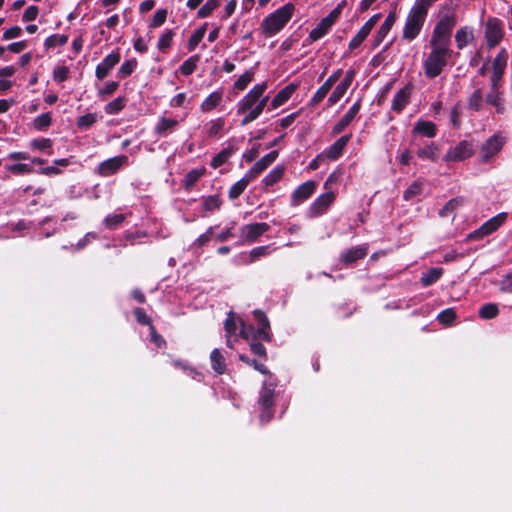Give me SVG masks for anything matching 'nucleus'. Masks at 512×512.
<instances>
[{
    "instance_id": "1",
    "label": "nucleus",
    "mask_w": 512,
    "mask_h": 512,
    "mask_svg": "<svg viewBox=\"0 0 512 512\" xmlns=\"http://www.w3.org/2000/svg\"><path fill=\"white\" fill-rule=\"evenodd\" d=\"M457 24V16L454 12L439 15V19L433 28L429 40V53L423 60V70L427 78L438 77L452 54L451 36Z\"/></svg>"
},
{
    "instance_id": "35",
    "label": "nucleus",
    "mask_w": 512,
    "mask_h": 512,
    "mask_svg": "<svg viewBox=\"0 0 512 512\" xmlns=\"http://www.w3.org/2000/svg\"><path fill=\"white\" fill-rule=\"evenodd\" d=\"M443 274V269L440 267H433L421 276V283L424 287H428L435 283Z\"/></svg>"
},
{
    "instance_id": "30",
    "label": "nucleus",
    "mask_w": 512,
    "mask_h": 512,
    "mask_svg": "<svg viewBox=\"0 0 512 512\" xmlns=\"http://www.w3.org/2000/svg\"><path fill=\"white\" fill-rule=\"evenodd\" d=\"M486 102L495 106L498 113L504 112V106L502 103L501 91L499 90L498 84L491 86L490 92L486 96Z\"/></svg>"
},
{
    "instance_id": "29",
    "label": "nucleus",
    "mask_w": 512,
    "mask_h": 512,
    "mask_svg": "<svg viewBox=\"0 0 512 512\" xmlns=\"http://www.w3.org/2000/svg\"><path fill=\"white\" fill-rule=\"evenodd\" d=\"M253 179V177H249V173L247 172L244 175V177H242L230 188L228 192L229 198L237 199L245 191V189Z\"/></svg>"
},
{
    "instance_id": "21",
    "label": "nucleus",
    "mask_w": 512,
    "mask_h": 512,
    "mask_svg": "<svg viewBox=\"0 0 512 512\" xmlns=\"http://www.w3.org/2000/svg\"><path fill=\"white\" fill-rule=\"evenodd\" d=\"M275 384L273 382L265 381L260 392L259 404L263 408H271L273 405Z\"/></svg>"
},
{
    "instance_id": "51",
    "label": "nucleus",
    "mask_w": 512,
    "mask_h": 512,
    "mask_svg": "<svg viewBox=\"0 0 512 512\" xmlns=\"http://www.w3.org/2000/svg\"><path fill=\"white\" fill-rule=\"evenodd\" d=\"M124 108V99L118 97L105 106V112L107 114H116Z\"/></svg>"
},
{
    "instance_id": "10",
    "label": "nucleus",
    "mask_w": 512,
    "mask_h": 512,
    "mask_svg": "<svg viewBox=\"0 0 512 512\" xmlns=\"http://www.w3.org/2000/svg\"><path fill=\"white\" fill-rule=\"evenodd\" d=\"M335 200L333 192L321 194L309 207V216L317 217L323 214Z\"/></svg>"
},
{
    "instance_id": "36",
    "label": "nucleus",
    "mask_w": 512,
    "mask_h": 512,
    "mask_svg": "<svg viewBox=\"0 0 512 512\" xmlns=\"http://www.w3.org/2000/svg\"><path fill=\"white\" fill-rule=\"evenodd\" d=\"M255 71L254 69H249L245 71L239 78L234 82V89L237 91H243L246 89L248 84L252 82L254 79Z\"/></svg>"
},
{
    "instance_id": "14",
    "label": "nucleus",
    "mask_w": 512,
    "mask_h": 512,
    "mask_svg": "<svg viewBox=\"0 0 512 512\" xmlns=\"http://www.w3.org/2000/svg\"><path fill=\"white\" fill-rule=\"evenodd\" d=\"M316 189L315 181H307L300 186L292 194V204L297 205L308 199Z\"/></svg>"
},
{
    "instance_id": "50",
    "label": "nucleus",
    "mask_w": 512,
    "mask_h": 512,
    "mask_svg": "<svg viewBox=\"0 0 512 512\" xmlns=\"http://www.w3.org/2000/svg\"><path fill=\"white\" fill-rule=\"evenodd\" d=\"M422 192V182L414 181L404 192L403 197L405 200H411L412 198L420 195Z\"/></svg>"
},
{
    "instance_id": "19",
    "label": "nucleus",
    "mask_w": 512,
    "mask_h": 512,
    "mask_svg": "<svg viewBox=\"0 0 512 512\" xmlns=\"http://www.w3.org/2000/svg\"><path fill=\"white\" fill-rule=\"evenodd\" d=\"M297 89L296 84H289L286 87H284L282 90H280L277 95L271 100L270 107L271 109H277L281 105H283L285 102H287L292 94Z\"/></svg>"
},
{
    "instance_id": "18",
    "label": "nucleus",
    "mask_w": 512,
    "mask_h": 512,
    "mask_svg": "<svg viewBox=\"0 0 512 512\" xmlns=\"http://www.w3.org/2000/svg\"><path fill=\"white\" fill-rule=\"evenodd\" d=\"M475 39L473 29L468 26H463L455 33V42L459 50H462L467 45L471 44Z\"/></svg>"
},
{
    "instance_id": "33",
    "label": "nucleus",
    "mask_w": 512,
    "mask_h": 512,
    "mask_svg": "<svg viewBox=\"0 0 512 512\" xmlns=\"http://www.w3.org/2000/svg\"><path fill=\"white\" fill-rule=\"evenodd\" d=\"M224 329L226 332V344L229 348H233V343L231 341V337L236 333L237 322H236L235 316L232 312H229V314L225 320Z\"/></svg>"
},
{
    "instance_id": "24",
    "label": "nucleus",
    "mask_w": 512,
    "mask_h": 512,
    "mask_svg": "<svg viewBox=\"0 0 512 512\" xmlns=\"http://www.w3.org/2000/svg\"><path fill=\"white\" fill-rule=\"evenodd\" d=\"M436 125L431 121H425V120H418L414 127L412 132L415 134H421L423 136H426L428 138H433L436 136Z\"/></svg>"
},
{
    "instance_id": "22",
    "label": "nucleus",
    "mask_w": 512,
    "mask_h": 512,
    "mask_svg": "<svg viewBox=\"0 0 512 512\" xmlns=\"http://www.w3.org/2000/svg\"><path fill=\"white\" fill-rule=\"evenodd\" d=\"M269 97L267 95L261 96V98H258L257 106L253 108L252 111L249 112V114L246 117H243L241 120V125L245 126L252 121L256 120L261 113L263 112L264 108L266 107L268 103Z\"/></svg>"
},
{
    "instance_id": "3",
    "label": "nucleus",
    "mask_w": 512,
    "mask_h": 512,
    "mask_svg": "<svg viewBox=\"0 0 512 512\" xmlns=\"http://www.w3.org/2000/svg\"><path fill=\"white\" fill-rule=\"evenodd\" d=\"M268 88L266 81L256 84L238 103L237 114L246 117L257 106L258 98H261Z\"/></svg>"
},
{
    "instance_id": "41",
    "label": "nucleus",
    "mask_w": 512,
    "mask_h": 512,
    "mask_svg": "<svg viewBox=\"0 0 512 512\" xmlns=\"http://www.w3.org/2000/svg\"><path fill=\"white\" fill-rule=\"evenodd\" d=\"M202 205L205 211L212 212L220 208L222 201L219 196L211 195L203 199Z\"/></svg>"
},
{
    "instance_id": "58",
    "label": "nucleus",
    "mask_w": 512,
    "mask_h": 512,
    "mask_svg": "<svg viewBox=\"0 0 512 512\" xmlns=\"http://www.w3.org/2000/svg\"><path fill=\"white\" fill-rule=\"evenodd\" d=\"M125 219V216L124 214H113V215H108L106 218H105V224L108 228H115L116 226H118L120 223H122Z\"/></svg>"
},
{
    "instance_id": "46",
    "label": "nucleus",
    "mask_w": 512,
    "mask_h": 512,
    "mask_svg": "<svg viewBox=\"0 0 512 512\" xmlns=\"http://www.w3.org/2000/svg\"><path fill=\"white\" fill-rule=\"evenodd\" d=\"M67 41H68V37L66 35L54 34V35L49 36L45 40L44 45L47 49H51L56 46H62L64 44H66Z\"/></svg>"
},
{
    "instance_id": "23",
    "label": "nucleus",
    "mask_w": 512,
    "mask_h": 512,
    "mask_svg": "<svg viewBox=\"0 0 512 512\" xmlns=\"http://www.w3.org/2000/svg\"><path fill=\"white\" fill-rule=\"evenodd\" d=\"M254 317L260 324V327L256 330L257 335L255 337H259L262 340L269 341L270 336L267 331V329L269 328V321H268L265 313L261 310H255Z\"/></svg>"
},
{
    "instance_id": "40",
    "label": "nucleus",
    "mask_w": 512,
    "mask_h": 512,
    "mask_svg": "<svg viewBox=\"0 0 512 512\" xmlns=\"http://www.w3.org/2000/svg\"><path fill=\"white\" fill-rule=\"evenodd\" d=\"M438 147L434 144L425 146L417 151V156L422 159L435 161L437 159Z\"/></svg>"
},
{
    "instance_id": "31",
    "label": "nucleus",
    "mask_w": 512,
    "mask_h": 512,
    "mask_svg": "<svg viewBox=\"0 0 512 512\" xmlns=\"http://www.w3.org/2000/svg\"><path fill=\"white\" fill-rule=\"evenodd\" d=\"M410 97V90L408 88L401 89L392 101V109L396 112L402 111L407 105Z\"/></svg>"
},
{
    "instance_id": "5",
    "label": "nucleus",
    "mask_w": 512,
    "mask_h": 512,
    "mask_svg": "<svg viewBox=\"0 0 512 512\" xmlns=\"http://www.w3.org/2000/svg\"><path fill=\"white\" fill-rule=\"evenodd\" d=\"M473 145L468 141H461L456 146L450 148L444 155L443 160L446 162H459L473 155Z\"/></svg>"
},
{
    "instance_id": "11",
    "label": "nucleus",
    "mask_w": 512,
    "mask_h": 512,
    "mask_svg": "<svg viewBox=\"0 0 512 512\" xmlns=\"http://www.w3.org/2000/svg\"><path fill=\"white\" fill-rule=\"evenodd\" d=\"M380 18V14L373 15L358 31L349 43V49L354 50L361 45V43L367 38L373 27L376 25Z\"/></svg>"
},
{
    "instance_id": "32",
    "label": "nucleus",
    "mask_w": 512,
    "mask_h": 512,
    "mask_svg": "<svg viewBox=\"0 0 512 512\" xmlns=\"http://www.w3.org/2000/svg\"><path fill=\"white\" fill-rule=\"evenodd\" d=\"M210 361L213 370L218 374H223L226 370V362L224 356L219 349H214L210 354Z\"/></svg>"
},
{
    "instance_id": "56",
    "label": "nucleus",
    "mask_w": 512,
    "mask_h": 512,
    "mask_svg": "<svg viewBox=\"0 0 512 512\" xmlns=\"http://www.w3.org/2000/svg\"><path fill=\"white\" fill-rule=\"evenodd\" d=\"M239 323L241 326L239 334L242 338H244V339H250V338L260 339L259 337H255L257 334L252 326H246L242 320H239Z\"/></svg>"
},
{
    "instance_id": "61",
    "label": "nucleus",
    "mask_w": 512,
    "mask_h": 512,
    "mask_svg": "<svg viewBox=\"0 0 512 512\" xmlns=\"http://www.w3.org/2000/svg\"><path fill=\"white\" fill-rule=\"evenodd\" d=\"M69 69L65 66H60L54 69L53 78L57 82H63L68 78Z\"/></svg>"
},
{
    "instance_id": "60",
    "label": "nucleus",
    "mask_w": 512,
    "mask_h": 512,
    "mask_svg": "<svg viewBox=\"0 0 512 512\" xmlns=\"http://www.w3.org/2000/svg\"><path fill=\"white\" fill-rule=\"evenodd\" d=\"M239 359L241 361L245 362L246 364L253 366L255 370L259 371L262 374L268 373L267 368L263 364L259 363L256 360H251L247 356L242 355V354L239 355Z\"/></svg>"
},
{
    "instance_id": "9",
    "label": "nucleus",
    "mask_w": 512,
    "mask_h": 512,
    "mask_svg": "<svg viewBox=\"0 0 512 512\" xmlns=\"http://www.w3.org/2000/svg\"><path fill=\"white\" fill-rule=\"evenodd\" d=\"M355 71L350 69L346 72L344 79L336 86L332 94L328 98V105H335L346 93L347 89L353 82Z\"/></svg>"
},
{
    "instance_id": "27",
    "label": "nucleus",
    "mask_w": 512,
    "mask_h": 512,
    "mask_svg": "<svg viewBox=\"0 0 512 512\" xmlns=\"http://www.w3.org/2000/svg\"><path fill=\"white\" fill-rule=\"evenodd\" d=\"M506 219L507 213L502 212L486 221L481 225L484 234L487 236L496 231L505 222Z\"/></svg>"
},
{
    "instance_id": "4",
    "label": "nucleus",
    "mask_w": 512,
    "mask_h": 512,
    "mask_svg": "<svg viewBox=\"0 0 512 512\" xmlns=\"http://www.w3.org/2000/svg\"><path fill=\"white\" fill-rule=\"evenodd\" d=\"M426 17L422 12L411 8L405 21L402 38L408 41L414 40L420 34Z\"/></svg>"
},
{
    "instance_id": "13",
    "label": "nucleus",
    "mask_w": 512,
    "mask_h": 512,
    "mask_svg": "<svg viewBox=\"0 0 512 512\" xmlns=\"http://www.w3.org/2000/svg\"><path fill=\"white\" fill-rule=\"evenodd\" d=\"M270 226L267 223H253L248 224L242 227L241 235L247 241L253 242L258 237L263 235L265 232L269 230Z\"/></svg>"
},
{
    "instance_id": "48",
    "label": "nucleus",
    "mask_w": 512,
    "mask_h": 512,
    "mask_svg": "<svg viewBox=\"0 0 512 512\" xmlns=\"http://www.w3.org/2000/svg\"><path fill=\"white\" fill-rule=\"evenodd\" d=\"M137 66V61L135 59L125 61L119 68L117 75L119 78H125L131 75L134 69Z\"/></svg>"
},
{
    "instance_id": "43",
    "label": "nucleus",
    "mask_w": 512,
    "mask_h": 512,
    "mask_svg": "<svg viewBox=\"0 0 512 512\" xmlns=\"http://www.w3.org/2000/svg\"><path fill=\"white\" fill-rule=\"evenodd\" d=\"M198 61L199 56L195 55L190 57L180 66V72L185 76L191 75L195 71Z\"/></svg>"
},
{
    "instance_id": "26",
    "label": "nucleus",
    "mask_w": 512,
    "mask_h": 512,
    "mask_svg": "<svg viewBox=\"0 0 512 512\" xmlns=\"http://www.w3.org/2000/svg\"><path fill=\"white\" fill-rule=\"evenodd\" d=\"M367 254V248L364 246L353 247L341 254V261L349 264L362 259Z\"/></svg>"
},
{
    "instance_id": "64",
    "label": "nucleus",
    "mask_w": 512,
    "mask_h": 512,
    "mask_svg": "<svg viewBox=\"0 0 512 512\" xmlns=\"http://www.w3.org/2000/svg\"><path fill=\"white\" fill-rule=\"evenodd\" d=\"M269 253H270V250H269L268 246H260V247H256L251 250L250 257H251V260L254 261V260L259 259L262 256L268 255Z\"/></svg>"
},
{
    "instance_id": "6",
    "label": "nucleus",
    "mask_w": 512,
    "mask_h": 512,
    "mask_svg": "<svg viewBox=\"0 0 512 512\" xmlns=\"http://www.w3.org/2000/svg\"><path fill=\"white\" fill-rule=\"evenodd\" d=\"M504 32L501 22L496 18H490L485 25V38L489 48L495 47L503 38Z\"/></svg>"
},
{
    "instance_id": "15",
    "label": "nucleus",
    "mask_w": 512,
    "mask_h": 512,
    "mask_svg": "<svg viewBox=\"0 0 512 512\" xmlns=\"http://www.w3.org/2000/svg\"><path fill=\"white\" fill-rule=\"evenodd\" d=\"M508 59V53L505 49H502L494 59L493 62V75L492 84L495 86L498 84L504 73Z\"/></svg>"
},
{
    "instance_id": "52",
    "label": "nucleus",
    "mask_w": 512,
    "mask_h": 512,
    "mask_svg": "<svg viewBox=\"0 0 512 512\" xmlns=\"http://www.w3.org/2000/svg\"><path fill=\"white\" fill-rule=\"evenodd\" d=\"M97 121L95 113H88L78 118L77 126L81 129H87Z\"/></svg>"
},
{
    "instance_id": "7",
    "label": "nucleus",
    "mask_w": 512,
    "mask_h": 512,
    "mask_svg": "<svg viewBox=\"0 0 512 512\" xmlns=\"http://www.w3.org/2000/svg\"><path fill=\"white\" fill-rule=\"evenodd\" d=\"M128 163V157L126 155H120L116 157L109 158L97 167V172L101 176H110L117 172L122 166H125Z\"/></svg>"
},
{
    "instance_id": "2",
    "label": "nucleus",
    "mask_w": 512,
    "mask_h": 512,
    "mask_svg": "<svg viewBox=\"0 0 512 512\" xmlns=\"http://www.w3.org/2000/svg\"><path fill=\"white\" fill-rule=\"evenodd\" d=\"M295 11L292 3H287L273 13L269 14L261 23V29L267 36L277 34L291 19Z\"/></svg>"
},
{
    "instance_id": "17",
    "label": "nucleus",
    "mask_w": 512,
    "mask_h": 512,
    "mask_svg": "<svg viewBox=\"0 0 512 512\" xmlns=\"http://www.w3.org/2000/svg\"><path fill=\"white\" fill-rule=\"evenodd\" d=\"M277 157H278L277 151H272L269 154L262 157L248 171L249 177L255 178L262 171H264L270 164H272L276 160Z\"/></svg>"
},
{
    "instance_id": "57",
    "label": "nucleus",
    "mask_w": 512,
    "mask_h": 512,
    "mask_svg": "<svg viewBox=\"0 0 512 512\" xmlns=\"http://www.w3.org/2000/svg\"><path fill=\"white\" fill-rule=\"evenodd\" d=\"M456 317L455 311L451 308L446 309L438 314L437 319L443 324H450Z\"/></svg>"
},
{
    "instance_id": "55",
    "label": "nucleus",
    "mask_w": 512,
    "mask_h": 512,
    "mask_svg": "<svg viewBox=\"0 0 512 512\" xmlns=\"http://www.w3.org/2000/svg\"><path fill=\"white\" fill-rule=\"evenodd\" d=\"M173 36H174V32L172 30H168L164 34H162L158 40V44H157L158 48L160 50H164V49L170 47V45L172 43Z\"/></svg>"
},
{
    "instance_id": "39",
    "label": "nucleus",
    "mask_w": 512,
    "mask_h": 512,
    "mask_svg": "<svg viewBox=\"0 0 512 512\" xmlns=\"http://www.w3.org/2000/svg\"><path fill=\"white\" fill-rule=\"evenodd\" d=\"M283 173L284 168L282 166H276L264 177L262 182L265 186H272L282 178Z\"/></svg>"
},
{
    "instance_id": "54",
    "label": "nucleus",
    "mask_w": 512,
    "mask_h": 512,
    "mask_svg": "<svg viewBox=\"0 0 512 512\" xmlns=\"http://www.w3.org/2000/svg\"><path fill=\"white\" fill-rule=\"evenodd\" d=\"M50 124H51V116L49 113H43L34 119V126L38 130H43V129L47 128L48 126H50Z\"/></svg>"
},
{
    "instance_id": "49",
    "label": "nucleus",
    "mask_w": 512,
    "mask_h": 512,
    "mask_svg": "<svg viewBox=\"0 0 512 512\" xmlns=\"http://www.w3.org/2000/svg\"><path fill=\"white\" fill-rule=\"evenodd\" d=\"M232 155V149H223L221 150L211 161V166L213 168H218L223 165L229 157Z\"/></svg>"
},
{
    "instance_id": "42",
    "label": "nucleus",
    "mask_w": 512,
    "mask_h": 512,
    "mask_svg": "<svg viewBox=\"0 0 512 512\" xmlns=\"http://www.w3.org/2000/svg\"><path fill=\"white\" fill-rule=\"evenodd\" d=\"M206 32V24L202 26L201 28L197 29L190 37L188 41V50L194 51L197 45L202 41L204 35Z\"/></svg>"
},
{
    "instance_id": "34",
    "label": "nucleus",
    "mask_w": 512,
    "mask_h": 512,
    "mask_svg": "<svg viewBox=\"0 0 512 512\" xmlns=\"http://www.w3.org/2000/svg\"><path fill=\"white\" fill-rule=\"evenodd\" d=\"M222 100V93L219 91L212 92L202 103L200 109L202 112H210L219 105Z\"/></svg>"
},
{
    "instance_id": "63",
    "label": "nucleus",
    "mask_w": 512,
    "mask_h": 512,
    "mask_svg": "<svg viewBox=\"0 0 512 512\" xmlns=\"http://www.w3.org/2000/svg\"><path fill=\"white\" fill-rule=\"evenodd\" d=\"M9 170L15 174H25L33 171L29 164L19 163L9 166Z\"/></svg>"
},
{
    "instance_id": "28",
    "label": "nucleus",
    "mask_w": 512,
    "mask_h": 512,
    "mask_svg": "<svg viewBox=\"0 0 512 512\" xmlns=\"http://www.w3.org/2000/svg\"><path fill=\"white\" fill-rule=\"evenodd\" d=\"M332 24H333V14L324 18L320 22V24L310 32L309 37H310L311 41H317L320 38H322L327 33V31L332 26Z\"/></svg>"
},
{
    "instance_id": "53",
    "label": "nucleus",
    "mask_w": 512,
    "mask_h": 512,
    "mask_svg": "<svg viewBox=\"0 0 512 512\" xmlns=\"http://www.w3.org/2000/svg\"><path fill=\"white\" fill-rule=\"evenodd\" d=\"M354 118L355 117H353L349 112L344 114L343 117L335 124L333 133H341L353 121Z\"/></svg>"
},
{
    "instance_id": "45",
    "label": "nucleus",
    "mask_w": 512,
    "mask_h": 512,
    "mask_svg": "<svg viewBox=\"0 0 512 512\" xmlns=\"http://www.w3.org/2000/svg\"><path fill=\"white\" fill-rule=\"evenodd\" d=\"M219 0H208L199 10L197 16L199 18L208 17L217 7H219Z\"/></svg>"
},
{
    "instance_id": "59",
    "label": "nucleus",
    "mask_w": 512,
    "mask_h": 512,
    "mask_svg": "<svg viewBox=\"0 0 512 512\" xmlns=\"http://www.w3.org/2000/svg\"><path fill=\"white\" fill-rule=\"evenodd\" d=\"M167 17V11L165 9L157 10L153 16L150 27H159L161 26Z\"/></svg>"
},
{
    "instance_id": "20",
    "label": "nucleus",
    "mask_w": 512,
    "mask_h": 512,
    "mask_svg": "<svg viewBox=\"0 0 512 512\" xmlns=\"http://www.w3.org/2000/svg\"><path fill=\"white\" fill-rule=\"evenodd\" d=\"M394 23H395V15L389 14L386 17L385 21L380 26L379 30L377 31V34L374 37V40H373L374 47L379 46L383 42V40L386 38V36L390 32Z\"/></svg>"
},
{
    "instance_id": "47",
    "label": "nucleus",
    "mask_w": 512,
    "mask_h": 512,
    "mask_svg": "<svg viewBox=\"0 0 512 512\" xmlns=\"http://www.w3.org/2000/svg\"><path fill=\"white\" fill-rule=\"evenodd\" d=\"M499 310L496 304L488 303L483 305L479 310V315L483 319H492L497 316Z\"/></svg>"
},
{
    "instance_id": "16",
    "label": "nucleus",
    "mask_w": 512,
    "mask_h": 512,
    "mask_svg": "<svg viewBox=\"0 0 512 512\" xmlns=\"http://www.w3.org/2000/svg\"><path fill=\"white\" fill-rule=\"evenodd\" d=\"M350 137V135H344L340 137L330 147L323 151L322 154L324 155L325 159H337L342 154L345 146L350 140Z\"/></svg>"
},
{
    "instance_id": "8",
    "label": "nucleus",
    "mask_w": 512,
    "mask_h": 512,
    "mask_svg": "<svg viewBox=\"0 0 512 512\" xmlns=\"http://www.w3.org/2000/svg\"><path fill=\"white\" fill-rule=\"evenodd\" d=\"M505 140L499 135L490 137L481 147L480 156L483 161H488L494 157L502 148Z\"/></svg>"
},
{
    "instance_id": "62",
    "label": "nucleus",
    "mask_w": 512,
    "mask_h": 512,
    "mask_svg": "<svg viewBox=\"0 0 512 512\" xmlns=\"http://www.w3.org/2000/svg\"><path fill=\"white\" fill-rule=\"evenodd\" d=\"M482 103V93L480 90H476L469 99V107L474 110H479Z\"/></svg>"
},
{
    "instance_id": "37",
    "label": "nucleus",
    "mask_w": 512,
    "mask_h": 512,
    "mask_svg": "<svg viewBox=\"0 0 512 512\" xmlns=\"http://www.w3.org/2000/svg\"><path fill=\"white\" fill-rule=\"evenodd\" d=\"M464 204V198L456 197L448 201L445 206L439 211L441 217H446L452 214L456 209Z\"/></svg>"
},
{
    "instance_id": "38",
    "label": "nucleus",
    "mask_w": 512,
    "mask_h": 512,
    "mask_svg": "<svg viewBox=\"0 0 512 512\" xmlns=\"http://www.w3.org/2000/svg\"><path fill=\"white\" fill-rule=\"evenodd\" d=\"M205 168H197L189 171L184 178V186L186 189H190L204 174Z\"/></svg>"
},
{
    "instance_id": "12",
    "label": "nucleus",
    "mask_w": 512,
    "mask_h": 512,
    "mask_svg": "<svg viewBox=\"0 0 512 512\" xmlns=\"http://www.w3.org/2000/svg\"><path fill=\"white\" fill-rule=\"evenodd\" d=\"M120 54L119 52H113L107 55L103 61L97 65L95 75L99 80L104 79L110 70L119 63Z\"/></svg>"
},
{
    "instance_id": "25",
    "label": "nucleus",
    "mask_w": 512,
    "mask_h": 512,
    "mask_svg": "<svg viewBox=\"0 0 512 512\" xmlns=\"http://www.w3.org/2000/svg\"><path fill=\"white\" fill-rule=\"evenodd\" d=\"M177 125L178 121L176 119L160 117L154 127V131L160 136H166L168 133H171Z\"/></svg>"
},
{
    "instance_id": "44",
    "label": "nucleus",
    "mask_w": 512,
    "mask_h": 512,
    "mask_svg": "<svg viewBox=\"0 0 512 512\" xmlns=\"http://www.w3.org/2000/svg\"><path fill=\"white\" fill-rule=\"evenodd\" d=\"M207 134L209 137H215L217 136L220 131L224 127V119L223 118H217L214 120H211L207 125Z\"/></svg>"
}]
</instances>
